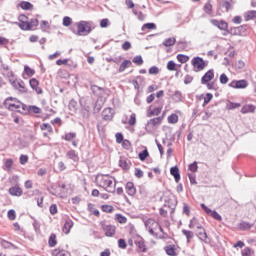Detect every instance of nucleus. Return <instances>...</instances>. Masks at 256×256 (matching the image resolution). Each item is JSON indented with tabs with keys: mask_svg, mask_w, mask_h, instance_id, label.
<instances>
[{
	"mask_svg": "<svg viewBox=\"0 0 256 256\" xmlns=\"http://www.w3.org/2000/svg\"><path fill=\"white\" fill-rule=\"evenodd\" d=\"M75 137H77V134L75 132H69L66 133L65 136H62V139H64V141H73Z\"/></svg>",
	"mask_w": 256,
	"mask_h": 256,
	"instance_id": "obj_37",
	"label": "nucleus"
},
{
	"mask_svg": "<svg viewBox=\"0 0 256 256\" xmlns=\"http://www.w3.org/2000/svg\"><path fill=\"white\" fill-rule=\"evenodd\" d=\"M177 60L179 61V63H187V61H189V56L184 54H178Z\"/></svg>",
	"mask_w": 256,
	"mask_h": 256,
	"instance_id": "obj_47",
	"label": "nucleus"
},
{
	"mask_svg": "<svg viewBox=\"0 0 256 256\" xmlns=\"http://www.w3.org/2000/svg\"><path fill=\"white\" fill-rule=\"evenodd\" d=\"M161 111H162L161 107L154 108L152 111H150L149 117H152L153 115H156V116L160 115Z\"/></svg>",
	"mask_w": 256,
	"mask_h": 256,
	"instance_id": "obj_60",
	"label": "nucleus"
},
{
	"mask_svg": "<svg viewBox=\"0 0 256 256\" xmlns=\"http://www.w3.org/2000/svg\"><path fill=\"white\" fill-rule=\"evenodd\" d=\"M175 67H177V64H175V62L173 60H170L167 63V69L168 71H175Z\"/></svg>",
	"mask_w": 256,
	"mask_h": 256,
	"instance_id": "obj_63",
	"label": "nucleus"
},
{
	"mask_svg": "<svg viewBox=\"0 0 256 256\" xmlns=\"http://www.w3.org/2000/svg\"><path fill=\"white\" fill-rule=\"evenodd\" d=\"M255 105L253 104H246L242 107L241 109V113H243L244 115L247 113H255Z\"/></svg>",
	"mask_w": 256,
	"mask_h": 256,
	"instance_id": "obj_21",
	"label": "nucleus"
},
{
	"mask_svg": "<svg viewBox=\"0 0 256 256\" xmlns=\"http://www.w3.org/2000/svg\"><path fill=\"white\" fill-rule=\"evenodd\" d=\"M176 39L175 38H167L162 45H164V47H173V45H175L176 43Z\"/></svg>",
	"mask_w": 256,
	"mask_h": 256,
	"instance_id": "obj_36",
	"label": "nucleus"
},
{
	"mask_svg": "<svg viewBox=\"0 0 256 256\" xmlns=\"http://www.w3.org/2000/svg\"><path fill=\"white\" fill-rule=\"evenodd\" d=\"M165 252L169 255V256H177V252H175V246H166L165 247Z\"/></svg>",
	"mask_w": 256,
	"mask_h": 256,
	"instance_id": "obj_35",
	"label": "nucleus"
},
{
	"mask_svg": "<svg viewBox=\"0 0 256 256\" xmlns=\"http://www.w3.org/2000/svg\"><path fill=\"white\" fill-rule=\"evenodd\" d=\"M19 162H20V165H26V163L29 162V156L23 155V154L20 155Z\"/></svg>",
	"mask_w": 256,
	"mask_h": 256,
	"instance_id": "obj_58",
	"label": "nucleus"
},
{
	"mask_svg": "<svg viewBox=\"0 0 256 256\" xmlns=\"http://www.w3.org/2000/svg\"><path fill=\"white\" fill-rule=\"evenodd\" d=\"M161 121H163V118L161 117L150 119L146 125V129H153V127H159V125H161Z\"/></svg>",
	"mask_w": 256,
	"mask_h": 256,
	"instance_id": "obj_13",
	"label": "nucleus"
},
{
	"mask_svg": "<svg viewBox=\"0 0 256 256\" xmlns=\"http://www.w3.org/2000/svg\"><path fill=\"white\" fill-rule=\"evenodd\" d=\"M102 117L104 121H111L113 119V109L112 108H106L102 112Z\"/></svg>",
	"mask_w": 256,
	"mask_h": 256,
	"instance_id": "obj_17",
	"label": "nucleus"
},
{
	"mask_svg": "<svg viewBox=\"0 0 256 256\" xmlns=\"http://www.w3.org/2000/svg\"><path fill=\"white\" fill-rule=\"evenodd\" d=\"M28 111L30 113H34L35 115H41L43 113V111L41 110V108L35 106V105H31L28 107Z\"/></svg>",
	"mask_w": 256,
	"mask_h": 256,
	"instance_id": "obj_29",
	"label": "nucleus"
},
{
	"mask_svg": "<svg viewBox=\"0 0 256 256\" xmlns=\"http://www.w3.org/2000/svg\"><path fill=\"white\" fill-rule=\"evenodd\" d=\"M213 79H215V72L213 70H208L201 78V84L205 85V83L211 82Z\"/></svg>",
	"mask_w": 256,
	"mask_h": 256,
	"instance_id": "obj_10",
	"label": "nucleus"
},
{
	"mask_svg": "<svg viewBox=\"0 0 256 256\" xmlns=\"http://www.w3.org/2000/svg\"><path fill=\"white\" fill-rule=\"evenodd\" d=\"M220 7H222V9H225L227 13H229V11H231V9H233V5H231V2H229L227 0H222L220 2Z\"/></svg>",
	"mask_w": 256,
	"mask_h": 256,
	"instance_id": "obj_23",
	"label": "nucleus"
},
{
	"mask_svg": "<svg viewBox=\"0 0 256 256\" xmlns=\"http://www.w3.org/2000/svg\"><path fill=\"white\" fill-rule=\"evenodd\" d=\"M19 6L21 7V9H23L24 11H31V9H33V4H31L30 2L27 1H22Z\"/></svg>",
	"mask_w": 256,
	"mask_h": 256,
	"instance_id": "obj_25",
	"label": "nucleus"
},
{
	"mask_svg": "<svg viewBox=\"0 0 256 256\" xmlns=\"http://www.w3.org/2000/svg\"><path fill=\"white\" fill-rule=\"evenodd\" d=\"M24 73H26L28 77H33L35 75V70L31 69L29 66H25Z\"/></svg>",
	"mask_w": 256,
	"mask_h": 256,
	"instance_id": "obj_50",
	"label": "nucleus"
},
{
	"mask_svg": "<svg viewBox=\"0 0 256 256\" xmlns=\"http://www.w3.org/2000/svg\"><path fill=\"white\" fill-rule=\"evenodd\" d=\"M10 83L16 91L19 93H27V87L25 86V82L23 80H10Z\"/></svg>",
	"mask_w": 256,
	"mask_h": 256,
	"instance_id": "obj_6",
	"label": "nucleus"
},
{
	"mask_svg": "<svg viewBox=\"0 0 256 256\" xmlns=\"http://www.w3.org/2000/svg\"><path fill=\"white\" fill-rule=\"evenodd\" d=\"M220 83L222 85H227V83H229V78L227 77V74L223 73L220 75Z\"/></svg>",
	"mask_w": 256,
	"mask_h": 256,
	"instance_id": "obj_59",
	"label": "nucleus"
},
{
	"mask_svg": "<svg viewBox=\"0 0 256 256\" xmlns=\"http://www.w3.org/2000/svg\"><path fill=\"white\" fill-rule=\"evenodd\" d=\"M254 224H251L249 222H241L238 227L241 231H247V229H251Z\"/></svg>",
	"mask_w": 256,
	"mask_h": 256,
	"instance_id": "obj_31",
	"label": "nucleus"
},
{
	"mask_svg": "<svg viewBox=\"0 0 256 256\" xmlns=\"http://www.w3.org/2000/svg\"><path fill=\"white\" fill-rule=\"evenodd\" d=\"M210 23L220 31H229V24L225 20L212 19L210 20Z\"/></svg>",
	"mask_w": 256,
	"mask_h": 256,
	"instance_id": "obj_8",
	"label": "nucleus"
},
{
	"mask_svg": "<svg viewBox=\"0 0 256 256\" xmlns=\"http://www.w3.org/2000/svg\"><path fill=\"white\" fill-rule=\"evenodd\" d=\"M179 122V116L177 114H171L168 116V123L175 125V123Z\"/></svg>",
	"mask_w": 256,
	"mask_h": 256,
	"instance_id": "obj_39",
	"label": "nucleus"
},
{
	"mask_svg": "<svg viewBox=\"0 0 256 256\" xmlns=\"http://www.w3.org/2000/svg\"><path fill=\"white\" fill-rule=\"evenodd\" d=\"M101 209L104 213H113L114 208L111 205H102Z\"/></svg>",
	"mask_w": 256,
	"mask_h": 256,
	"instance_id": "obj_57",
	"label": "nucleus"
},
{
	"mask_svg": "<svg viewBox=\"0 0 256 256\" xmlns=\"http://www.w3.org/2000/svg\"><path fill=\"white\" fill-rule=\"evenodd\" d=\"M135 244L141 253H147V246L145 245V240L143 238H138Z\"/></svg>",
	"mask_w": 256,
	"mask_h": 256,
	"instance_id": "obj_20",
	"label": "nucleus"
},
{
	"mask_svg": "<svg viewBox=\"0 0 256 256\" xmlns=\"http://www.w3.org/2000/svg\"><path fill=\"white\" fill-rule=\"evenodd\" d=\"M201 208L203 209V211H205V213L207 215H210V217H212L213 219H215L216 221H223V217L220 216V214H218L217 211L215 210H211L209 207H207L205 204H201L200 205Z\"/></svg>",
	"mask_w": 256,
	"mask_h": 256,
	"instance_id": "obj_7",
	"label": "nucleus"
},
{
	"mask_svg": "<svg viewBox=\"0 0 256 256\" xmlns=\"http://www.w3.org/2000/svg\"><path fill=\"white\" fill-rule=\"evenodd\" d=\"M40 129H41V131H48V133H52V131H53V127L51 126V124H48V123H43L40 126Z\"/></svg>",
	"mask_w": 256,
	"mask_h": 256,
	"instance_id": "obj_42",
	"label": "nucleus"
},
{
	"mask_svg": "<svg viewBox=\"0 0 256 256\" xmlns=\"http://www.w3.org/2000/svg\"><path fill=\"white\" fill-rule=\"evenodd\" d=\"M0 245L4 249H15V245L7 240H0Z\"/></svg>",
	"mask_w": 256,
	"mask_h": 256,
	"instance_id": "obj_26",
	"label": "nucleus"
},
{
	"mask_svg": "<svg viewBox=\"0 0 256 256\" xmlns=\"http://www.w3.org/2000/svg\"><path fill=\"white\" fill-rule=\"evenodd\" d=\"M145 29H149V30L157 29V25H155V23H146L142 26V31H144Z\"/></svg>",
	"mask_w": 256,
	"mask_h": 256,
	"instance_id": "obj_54",
	"label": "nucleus"
},
{
	"mask_svg": "<svg viewBox=\"0 0 256 256\" xmlns=\"http://www.w3.org/2000/svg\"><path fill=\"white\" fill-rule=\"evenodd\" d=\"M144 225L147 229V231L152 235L153 237H157L156 231L159 229V231L163 232V228L161 225L157 223L154 219H148L144 221Z\"/></svg>",
	"mask_w": 256,
	"mask_h": 256,
	"instance_id": "obj_4",
	"label": "nucleus"
},
{
	"mask_svg": "<svg viewBox=\"0 0 256 256\" xmlns=\"http://www.w3.org/2000/svg\"><path fill=\"white\" fill-rule=\"evenodd\" d=\"M66 156L68 159H71L72 161H79V156H77V153H75V150H70L66 153Z\"/></svg>",
	"mask_w": 256,
	"mask_h": 256,
	"instance_id": "obj_30",
	"label": "nucleus"
},
{
	"mask_svg": "<svg viewBox=\"0 0 256 256\" xmlns=\"http://www.w3.org/2000/svg\"><path fill=\"white\" fill-rule=\"evenodd\" d=\"M170 175L174 176L176 183H179V181H181V173L179 172V167H172L170 169Z\"/></svg>",
	"mask_w": 256,
	"mask_h": 256,
	"instance_id": "obj_18",
	"label": "nucleus"
},
{
	"mask_svg": "<svg viewBox=\"0 0 256 256\" xmlns=\"http://www.w3.org/2000/svg\"><path fill=\"white\" fill-rule=\"evenodd\" d=\"M4 107L9 109V111H17L18 113H21V109L25 111V107L27 106L20 101H17L15 98H7L4 102Z\"/></svg>",
	"mask_w": 256,
	"mask_h": 256,
	"instance_id": "obj_2",
	"label": "nucleus"
},
{
	"mask_svg": "<svg viewBox=\"0 0 256 256\" xmlns=\"http://www.w3.org/2000/svg\"><path fill=\"white\" fill-rule=\"evenodd\" d=\"M211 99H213V94L207 93L206 96L204 97L203 107H205V105H209Z\"/></svg>",
	"mask_w": 256,
	"mask_h": 256,
	"instance_id": "obj_56",
	"label": "nucleus"
},
{
	"mask_svg": "<svg viewBox=\"0 0 256 256\" xmlns=\"http://www.w3.org/2000/svg\"><path fill=\"white\" fill-rule=\"evenodd\" d=\"M137 124V115L135 113H132L130 115V119L128 121V125L132 126Z\"/></svg>",
	"mask_w": 256,
	"mask_h": 256,
	"instance_id": "obj_48",
	"label": "nucleus"
},
{
	"mask_svg": "<svg viewBox=\"0 0 256 256\" xmlns=\"http://www.w3.org/2000/svg\"><path fill=\"white\" fill-rule=\"evenodd\" d=\"M16 217L15 210L11 209L8 211V219H10V221H15Z\"/></svg>",
	"mask_w": 256,
	"mask_h": 256,
	"instance_id": "obj_64",
	"label": "nucleus"
},
{
	"mask_svg": "<svg viewBox=\"0 0 256 256\" xmlns=\"http://www.w3.org/2000/svg\"><path fill=\"white\" fill-rule=\"evenodd\" d=\"M70 111H76L77 110V101L71 100L68 105Z\"/></svg>",
	"mask_w": 256,
	"mask_h": 256,
	"instance_id": "obj_62",
	"label": "nucleus"
},
{
	"mask_svg": "<svg viewBox=\"0 0 256 256\" xmlns=\"http://www.w3.org/2000/svg\"><path fill=\"white\" fill-rule=\"evenodd\" d=\"M132 63H135V65L141 66L143 65V57L141 56H135L132 60Z\"/></svg>",
	"mask_w": 256,
	"mask_h": 256,
	"instance_id": "obj_55",
	"label": "nucleus"
},
{
	"mask_svg": "<svg viewBox=\"0 0 256 256\" xmlns=\"http://www.w3.org/2000/svg\"><path fill=\"white\" fill-rule=\"evenodd\" d=\"M165 207H169L170 209H173L176 205L175 199L169 198L168 200H164Z\"/></svg>",
	"mask_w": 256,
	"mask_h": 256,
	"instance_id": "obj_40",
	"label": "nucleus"
},
{
	"mask_svg": "<svg viewBox=\"0 0 256 256\" xmlns=\"http://www.w3.org/2000/svg\"><path fill=\"white\" fill-rule=\"evenodd\" d=\"M239 107H241V103L229 102L227 104V109H229V111H232L233 109H239Z\"/></svg>",
	"mask_w": 256,
	"mask_h": 256,
	"instance_id": "obj_44",
	"label": "nucleus"
},
{
	"mask_svg": "<svg viewBox=\"0 0 256 256\" xmlns=\"http://www.w3.org/2000/svg\"><path fill=\"white\" fill-rule=\"evenodd\" d=\"M204 12L206 15H213V5H211V2H207L204 5Z\"/></svg>",
	"mask_w": 256,
	"mask_h": 256,
	"instance_id": "obj_33",
	"label": "nucleus"
},
{
	"mask_svg": "<svg viewBox=\"0 0 256 256\" xmlns=\"http://www.w3.org/2000/svg\"><path fill=\"white\" fill-rule=\"evenodd\" d=\"M29 85L33 91H36L37 95L43 94V89L39 88V80L32 78L29 81Z\"/></svg>",
	"mask_w": 256,
	"mask_h": 256,
	"instance_id": "obj_12",
	"label": "nucleus"
},
{
	"mask_svg": "<svg viewBox=\"0 0 256 256\" xmlns=\"http://www.w3.org/2000/svg\"><path fill=\"white\" fill-rule=\"evenodd\" d=\"M227 33H230V35H234V36H241V33L239 32V28L237 27L230 28L229 30H227Z\"/></svg>",
	"mask_w": 256,
	"mask_h": 256,
	"instance_id": "obj_51",
	"label": "nucleus"
},
{
	"mask_svg": "<svg viewBox=\"0 0 256 256\" xmlns=\"http://www.w3.org/2000/svg\"><path fill=\"white\" fill-rule=\"evenodd\" d=\"M248 86L247 80H234L229 84V87H232V89H247Z\"/></svg>",
	"mask_w": 256,
	"mask_h": 256,
	"instance_id": "obj_9",
	"label": "nucleus"
},
{
	"mask_svg": "<svg viewBox=\"0 0 256 256\" xmlns=\"http://www.w3.org/2000/svg\"><path fill=\"white\" fill-rule=\"evenodd\" d=\"M116 221L118 223L125 224V223H127V217H125L121 214H116Z\"/></svg>",
	"mask_w": 256,
	"mask_h": 256,
	"instance_id": "obj_52",
	"label": "nucleus"
},
{
	"mask_svg": "<svg viewBox=\"0 0 256 256\" xmlns=\"http://www.w3.org/2000/svg\"><path fill=\"white\" fill-rule=\"evenodd\" d=\"M28 25H29L30 31H31V30L35 29V27H37V25H39V20L37 18L31 19L28 22Z\"/></svg>",
	"mask_w": 256,
	"mask_h": 256,
	"instance_id": "obj_45",
	"label": "nucleus"
},
{
	"mask_svg": "<svg viewBox=\"0 0 256 256\" xmlns=\"http://www.w3.org/2000/svg\"><path fill=\"white\" fill-rule=\"evenodd\" d=\"M173 101H175V103H181V101H183V94L181 91L177 90L174 92Z\"/></svg>",
	"mask_w": 256,
	"mask_h": 256,
	"instance_id": "obj_28",
	"label": "nucleus"
},
{
	"mask_svg": "<svg viewBox=\"0 0 256 256\" xmlns=\"http://www.w3.org/2000/svg\"><path fill=\"white\" fill-rule=\"evenodd\" d=\"M4 165L7 171H11V168L13 167V159H7Z\"/></svg>",
	"mask_w": 256,
	"mask_h": 256,
	"instance_id": "obj_61",
	"label": "nucleus"
},
{
	"mask_svg": "<svg viewBox=\"0 0 256 256\" xmlns=\"http://www.w3.org/2000/svg\"><path fill=\"white\" fill-rule=\"evenodd\" d=\"M96 184L104 189V191H107V193H115L116 182L113 176L107 174L97 175Z\"/></svg>",
	"mask_w": 256,
	"mask_h": 256,
	"instance_id": "obj_1",
	"label": "nucleus"
},
{
	"mask_svg": "<svg viewBox=\"0 0 256 256\" xmlns=\"http://www.w3.org/2000/svg\"><path fill=\"white\" fill-rule=\"evenodd\" d=\"M9 193L12 195V197H21V195H23V189L16 185L9 188Z\"/></svg>",
	"mask_w": 256,
	"mask_h": 256,
	"instance_id": "obj_14",
	"label": "nucleus"
},
{
	"mask_svg": "<svg viewBox=\"0 0 256 256\" xmlns=\"http://www.w3.org/2000/svg\"><path fill=\"white\" fill-rule=\"evenodd\" d=\"M245 21H251L252 19H256V11L255 10H250L245 13L244 15Z\"/></svg>",
	"mask_w": 256,
	"mask_h": 256,
	"instance_id": "obj_24",
	"label": "nucleus"
},
{
	"mask_svg": "<svg viewBox=\"0 0 256 256\" xmlns=\"http://www.w3.org/2000/svg\"><path fill=\"white\" fill-rule=\"evenodd\" d=\"M140 161H145L149 157V151L147 149L143 150L142 152L139 153L138 155Z\"/></svg>",
	"mask_w": 256,
	"mask_h": 256,
	"instance_id": "obj_43",
	"label": "nucleus"
},
{
	"mask_svg": "<svg viewBox=\"0 0 256 256\" xmlns=\"http://www.w3.org/2000/svg\"><path fill=\"white\" fill-rule=\"evenodd\" d=\"M80 115H82L83 119H89V117H91V107H82V109L80 110Z\"/></svg>",
	"mask_w": 256,
	"mask_h": 256,
	"instance_id": "obj_22",
	"label": "nucleus"
},
{
	"mask_svg": "<svg viewBox=\"0 0 256 256\" xmlns=\"http://www.w3.org/2000/svg\"><path fill=\"white\" fill-rule=\"evenodd\" d=\"M125 190L130 197H133V195L137 193V189H135V184H133V182H127Z\"/></svg>",
	"mask_w": 256,
	"mask_h": 256,
	"instance_id": "obj_16",
	"label": "nucleus"
},
{
	"mask_svg": "<svg viewBox=\"0 0 256 256\" xmlns=\"http://www.w3.org/2000/svg\"><path fill=\"white\" fill-rule=\"evenodd\" d=\"M71 229H73V220L68 219L65 221L62 231L65 235H69V233H71Z\"/></svg>",
	"mask_w": 256,
	"mask_h": 256,
	"instance_id": "obj_19",
	"label": "nucleus"
},
{
	"mask_svg": "<svg viewBox=\"0 0 256 256\" xmlns=\"http://www.w3.org/2000/svg\"><path fill=\"white\" fill-rule=\"evenodd\" d=\"M129 65H132L131 60H124L119 67V73H123V71H125V69H127V67H129Z\"/></svg>",
	"mask_w": 256,
	"mask_h": 256,
	"instance_id": "obj_32",
	"label": "nucleus"
},
{
	"mask_svg": "<svg viewBox=\"0 0 256 256\" xmlns=\"http://www.w3.org/2000/svg\"><path fill=\"white\" fill-rule=\"evenodd\" d=\"M191 63L196 71H203L206 67L205 60L201 57H194Z\"/></svg>",
	"mask_w": 256,
	"mask_h": 256,
	"instance_id": "obj_5",
	"label": "nucleus"
},
{
	"mask_svg": "<svg viewBox=\"0 0 256 256\" xmlns=\"http://www.w3.org/2000/svg\"><path fill=\"white\" fill-rule=\"evenodd\" d=\"M55 256H71V253H69L67 250H54Z\"/></svg>",
	"mask_w": 256,
	"mask_h": 256,
	"instance_id": "obj_41",
	"label": "nucleus"
},
{
	"mask_svg": "<svg viewBox=\"0 0 256 256\" xmlns=\"http://www.w3.org/2000/svg\"><path fill=\"white\" fill-rule=\"evenodd\" d=\"M72 23H73V20L71 19V17L65 16V17L63 18L62 25H63L64 27H70V25H72Z\"/></svg>",
	"mask_w": 256,
	"mask_h": 256,
	"instance_id": "obj_46",
	"label": "nucleus"
},
{
	"mask_svg": "<svg viewBox=\"0 0 256 256\" xmlns=\"http://www.w3.org/2000/svg\"><path fill=\"white\" fill-rule=\"evenodd\" d=\"M76 26H77L76 35H78L79 37H85L89 35L91 31H93L91 28V22L89 21L82 20L76 23Z\"/></svg>",
	"mask_w": 256,
	"mask_h": 256,
	"instance_id": "obj_3",
	"label": "nucleus"
},
{
	"mask_svg": "<svg viewBox=\"0 0 256 256\" xmlns=\"http://www.w3.org/2000/svg\"><path fill=\"white\" fill-rule=\"evenodd\" d=\"M15 25H18V27H20V29H22V31H30V26H29V22H15Z\"/></svg>",
	"mask_w": 256,
	"mask_h": 256,
	"instance_id": "obj_34",
	"label": "nucleus"
},
{
	"mask_svg": "<svg viewBox=\"0 0 256 256\" xmlns=\"http://www.w3.org/2000/svg\"><path fill=\"white\" fill-rule=\"evenodd\" d=\"M132 13L139 19V21H145V15L141 11L133 10Z\"/></svg>",
	"mask_w": 256,
	"mask_h": 256,
	"instance_id": "obj_49",
	"label": "nucleus"
},
{
	"mask_svg": "<svg viewBox=\"0 0 256 256\" xmlns=\"http://www.w3.org/2000/svg\"><path fill=\"white\" fill-rule=\"evenodd\" d=\"M197 229V237L200 239V241L207 243V232H205V228H203L201 225H198Z\"/></svg>",
	"mask_w": 256,
	"mask_h": 256,
	"instance_id": "obj_15",
	"label": "nucleus"
},
{
	"mask_svg": "<svg viewBox=\"0 0 256 256\" xmlns=\"http://www.w3.org/2000/svg\"><path fill=\"white\" fill-rule=\"evenodd\" d=\"M102 229L106 235V237H113L115 235L116 228L113 225L103 224Z\"/></svg>",
	"mask_w": 256,
	"mask_h": 256,
	"instance_id": "obj_11",
	"label": "nucleus"
},
{
	"mask_svg": "<svg viewBox=\"0 0 256 256\" xmlns=\"http://www.w3.org/2000/svg\"><path fill=\"white\" fill-rule=\"evenodd\" d=\"M183 235H185L188 243L189 241H191V239H193V232H191L190 230H182Z\"/></svg>",
	"mask_w": 256,
	"mask_h": 256,
	"instance_id": "obj_53",
	"label": "nucleus"
},
{
	"mask_svg": "<svg viewBox=\"0 0 256 256\" xmlns=\"http://www.w3.org/2000/svg\"><path fill=\"white\" fill-rule=\"evenodd\" d=\"M49 247H55L57 245V236L55 234H51L48 240Z\"/></svg>",
	"mask_w": 256,
	"mask_h": 256,
	"instance_id": "obj_38",
	"label": "nucleus"
},
{
	"mask_svg": "<svg viewBox=\"0 0 256 256\" xmlns=\"http://www.w3.org/2000/svg\"><path fill=\"white\" fill-rule=\"evenodd\" d=\"M59 192H51V195L55 197H60L61 199L67 197V190L66 189H58Z\"/></svg>",
	"mask_w": 256,
	"mask_h": 256,
	"instance_id": "obj_27",
	"label": "nucleus"
}]
</instances>
